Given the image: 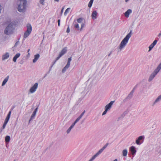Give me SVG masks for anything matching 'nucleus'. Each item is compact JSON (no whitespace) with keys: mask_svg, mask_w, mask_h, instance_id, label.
<instances>
[{"mask_svg":"<svg viewBox=\"0 0 161 161\" xmlns=\"http://www.w3.org/2000/svg\"><path fill=\"white\" fill-rule=\"evenodd\" d=\"M17 59L15 57H14L13 58V61L14 62H16L17 60Z\"/></svg>","mask_w":161,"mask_h":161,"instance_id":"obj_43","label":"nucleus"},{"mask_svg":"<svg viewBox=\"0 0 161 161\" xmlns=\"http://www.w3.org/2000/svg\"><path fill=\"white\" fill-rule=\"evenodd\" d=\"M9 53L6 52L3 54L2 56V60L4 61L5 60L8 59L9 57Z\"/></svg>","mask_w":161,"mask_h":161,"instance_id":"obj_11","label":"nucleus"},{"mask_svg":"<svg viewBox=\"0 0 161 161\" xmlns=\"http://www.w3.org/2000/svg\"><path fill=\"white\" fill-rule=\"evenodd\" d=\"M115 101H111L105 107V109H106L108 110L110 109L111 108V107L114 103V102Z\"/></svg>","mask_w":161,"mask_h":161,"instance_id":"obj_12","label":"nucleus"},{"mask_svg":"<svg viewBox=\"0 0 161 161\" xmlns=\"http://www.w3.org/2000/svg\"><path fill=\"white\" fill-rule=\"evenodd\" d=\"M70 31V29L69 27V26L68 25V27L67 28L66 32L68 33H69Z\"/></svg>","mask_w":161,"mask_h":161,"instance_id":"obj_40","label":"nucleus"},{"mask_svg":"<svg viewBox=\"0 0 161 161\" xmlns=\"http://www.w3.org/2000/svg\"><path fill=\"white\" fill-rule=\"evenodd\" d=\"M108 145V143H107L103 147L101 148L89 160V161H93L106 148L107 146Z\"/></svg>","mask_w":161,"mask_h":161,"instance_id":"obj_5","label":"nucleus"},{"mask_svg":"<svg viewBox=\"0 0 161 161\" xmlns=\"http://www.w3.org/2000/svg\"><path fill=\"white\" fill-rule=\"evenodd\" d=\"M72 60V58L70 57L68 58V62L66 65L63 68L62 70V72L64 73L67 69L70 66V62Z\"/></svg>","mask_w":161,"mask_h":161,"instance_id":"obj_7","label":"nucleus"},{"mask_svg":"<svg viewBox=\"0 0 161 161\" xmlns=\"http://www.w3.org/2000/svg\"><path fill=\"white\" fill-rule=\"evenodd\" d=\"M11 111H10L8 112V114L7 115V116L6 117L7 118H8V119H9L10 118V115H11Z\"/></svg>","mask_w":161,"mask_h":161,"instance_id":"obj_32","label":"nucleus"},{"mask_svg":"<svg viewBox=\"0 0 161 161\" xmlns=\"http://www.w3.org/2000/svg\"><path fill=\"white\" fill-rule=\"evenodd\" d=\"M38 109V107H37V108H36V109H35L34 111H35L36 112H37V111Z\"/></svg>","mask_w":161,"mask_h":161,"instance_id":"obj_47","label":"nucleus"},{"mask_svg":"<svg viewBox=\"0 0 161 161\" xmlns=\"http://www.w3.org/2000/svg\"><path fill=\"white\" fill-rule=\"evenodd\" d=\"M84 26V24L83 23H81V28L80 29V31H81L82 30V29L83 28Z\"/></svg>","mask_w":161,"mask_h":161,"instance_id":"obj_36","label":"nucleus"},{"mask_svg":"<svg viewBox=\"0 0 161 161\" xmlns=\"http://www.w3.org/2000/svg\"><path fill=\"white\" fill-rule=\"evenodd\" d=\"M70 10V8H68L65 11L64 13V15L65 16H66L67 14L69 13V11Z\"/></svg>","mask_w":161,"mask_h":161,"instance_id":"obj_28","label":"nucleus"},{"mask_svg":"<svg viewBox=\"0 0 161 161\" xmlns=\"http://www.w3.org/2000/svg\"><path fill=\"white\" fill-rule=\"evenodd\" d=\"M108 111V110L105 109V111L103 112V113L102 114V115H105L107 113Z\"/></svg>","mask_w":161,"mask_h":161,"instance_id":"obj_38","label":"nucleus"},{"mask_svg":"<svg viewBox=\"0 0 161 161\" xmlns=\"http://www.w3.org/2000/svg\"><path fill=\"white\" fill-rule=\"evenodd\" d=\"M157 41V40H155L149 46L148 51H150L156 45Z\"/></svg>","mask_w":161,"mask_h":161,"instance_id":"obj_14","label":"nucleus"},{"mask_svg":"<svg viewBox=\"0 0 161 161\" xmlns=\"http://www.w3.org/2000/svg\"><path fill=\"white\" fill-rule=\"evenodd\" d=\"M60 20L59 19H58V25L59 26L60 25Z\"/></svg>","mask_w":161,"mask_h":161,"instance_id":"obj_44","label":"nucleus"},{"mask_svg":"<svg viewBox=\"0 0 161 161\" xmlns=\"http://www.w3.org/2000/svg\"><path fill=\"white\" fill-rule=\"evenodd\" d=\"M59 0H54V1L55 2H58Z\"/></svg>","mask_w":161,"mask_h":161,"instance_id":"obj_49","label":"nucleus"},{"mask_svg":"<svg viewBox=\"0 0 161 161\" xmlns=\"http://www.w3.org/2000/svg\"><path fill=\"white\" fill-rule=\"evenodd\" d=\"M161 36V31L160 32V33H159V34L158 35V36L159 37H160Z\"/></svg>","mask_w":161,"mask_h":161,"instance_id":"obj_48","label":"nucleus"},{"mask_svg":"<svg viewBox=\"0 0 161 161\" xmlns=\"http://www.w3.org/2000/svg\"><path fill=\"white\" fill-rule=\"evenodd\" d=\"M130 150L131 153V154L133 155L135 154L136 152L135 147L134 146H131L130 147Z\"/></svg>","mask_w":161,"mask_h":161,"instance_id":"obj_22","label":"nucleus"},{"mask_svg":"<svg viewBox=\"0 0 161 161\" xmlns=\"http://www.w3.org/2000/svg\"><path fill=\"white\" fill-rule=\"evenodd\" d=\"M10 137L8 136H6L5 138V141L6 142H9L10 141Z\"/></svg>","mask_w":161,"mask_h":161,"instance_id":"obj_26","label":"nucleus"},{"mask_svg":"<svg viewBox=\"0 0 161 161\" xmlns=\"http://www.w3.org/2000/svg\"><path fill=\"white\" fill-rule=\"evenodd\" d=\"M58 60H57V58H56V60L54 62H53V64H52V65L51 66V67H52L54 65V64L56 63V62Z\"/></svg>","mask_w":161,"mask_h":161,"instance_id":"obj_45","label":"nucleus"},{"mask_svg":"<svg viewBox=\"0 0 161 161\" xmlns=\"http://www.w3.org/2000/svg\"><path fill=\"white\" fill-rule=\"evenodd\" d=\"M11 111H10L8 112V114L7 115V116L6 117L7 118H8V119H9L10 118V115H11Z\"/></svg>","mask_w":161,"mask_h":161,"instance_id":"obj_33","label":"nucleus"},{"mask_svg":"<svg viewBox=\"0 0 161 161\" xmlns=\"http://www.w3.org/2000/svg\"><path fill=\"white\" fill-rule=\"evenodd\" d=\"M64 7H63L62 8V9H61V12H60V15H62V14H63V11H64Z\"/></svg>","mask_w":161,"mask_h":161,"instance_id":"obj_39","label":"nucleus"},{"mask_svg":"<svg viewBox=\"0 0 161 161\" xmlns=\"http://www.w3.org/2000/svg\"><path fill=\"white\" fill-rule=\"evenodd\" d=\"M112 53V52L111 51L110 53L108 54V57L110 56V55Z\"/></svg>","mask_w":161,"mask_h":161,"instance_id":"obj_46","label":"nucleus"},{"mask_svg":"<svg viewBox=\"0 0 161 161\" xmlns=\"http://www.w3.org/2000/svg\"><path fill=\"white\" fill-rule=\"evenodd\" d=\"M38 83H35L34 85L29 90L30 92L31 93L35 92L38 88Z\"/></svg>","mask_w":161,"mask_h":161,"instance_id":"obj_8","label":"nucleus"},{"mask_svg":"<svg viewBox=\"0 0 161 161\" xmlns=\"http://www.w3.org/2000/svg\"><path fill=\"white\" fill-rule=\"evenodd\" d=\"M11 111H10L8 112V114L7 115V116L6 117L7 118H8V119H9L10 118V115H11Z\"/></svg>","mask_w":161,"mask_h":161,"instance_id":"obj_34","label":"nucleus"},{"mask_svg":"<svg viewBox=\"0 0 161 161\" xmlns=\"http://www.w3.org/2000/svg\"><path fill=\"white\" fill-rule=\"evenodd\" d=\"M2 8L1 7V5H0V13H1V10Z\"/></svg>","mask_w":161,"mask_h":161,"instance_id":"obj_50","label":"nucleus"},{"mask_svg":"<svg viewBox=\"0 0 161 161\" xmlns=\"http://www.w3.org/2000/svg\"><path fill=\"white\" fill-rule=\"evenodd\" d=\"M26 27L27 30L24 33V38L25 39L26 38L31 34L32 30V26L31 24L30 23H28L27 24Z\"/></svg>","mask_w":161,"mask_h":161,"instance_id":"obj_6","label":"nucleus"},{"mask_svg":"<svg viewBox=\"0 0 161 161\" xmlns=\"http://www.w3.org/2000/svg\"><path fill=\"white\" fill-rule=\"evenodd\" d=\"M129 0H125V2L127 3Z\"/></svg>","mask_w":161,"mask_h":161,"instance_id":"obj_51","label":"nucleus"},{"mask_svg":"<svg viewBox=\"0 0 161 161\" xmlns=\"http://www.w3.org/2000/svg\"><path fill=\"white\" fill-rule=\"evenodd\" d=\"M30 49H29L28 50V51H27V52H28V53H29V51H30Z\"/></svg>","mask_w":161,"mask_h":161,"instance_id":"obj_53","label":"nucleus"},{"mask_svg":"<svg viewBox=\"0 0 161 161\" xmlns=\"http://www.w3.org/2000/svg\"><path fill=\"white\" fill-rule=\"evenodd\" d=\"M93 1H94V0H90L89 2V3L88 4V7L89 8H90L91 7L93 3Z\"/></svg>","mask_w":161,"mask_h":161,"instance_id":"obj_27","label":"nucleus"},{"mask_svg":"<svg viewBox=\"0 0 161 161\" xmlns=\"http://www.w3.org/2000/svg\"><path fill=\"white\" fill-rule=\"evenodd\" d=\"M161 100V94L159 95L153 103L152 105H154L156 103H158Z\"/></svg>","mask_w":161,"mask_h":161,"instance_id":"obj_16","label":"nucleus"},{"mask_svg":"<svg viewBox=\"0 0 161 161\" xmlns=\"http://www.w3.org/2000/svg\"><path fill=\"white\" fill-rule=\"evenodd\" d=\"M83 19L82 18H80L77 20V22L79 23H81L83 21Z\"/></svg>","mask_w":161,"mask_h":161,"instance_id":"obj_29","label":"nucleus"},{"mask_svg":"<svg viewBox=\"0 0 161 161\" xmlns=\"http://www.w3.org/2000/svg\"><path fill=\"white\" fill-rule=\"evenodd\" d=\"M125 115L124 114H122L118 119V120H119L120 119L123 118Z\"/></svg>","mask_w":161,"mask_h":161,"instance_id":"obj_30","label":"nucleus"},{"mask_svg":"<svg viewBox=\"0 0 161 161\" xmlns=\"http://www.w3.org/2000/svg\"><path fill=\"white\" fill-rule=\"evenodd\" d=\"M134 92V91L133 90L131 91L130 92V93L128 96L123 101L124 102H125L127 100L130 99H131L133 96Z\"/></svg>","mask_w":161,"mask_h":161,"instance_id":"obj_13","label":"nucleus"},{"mask_svg":"<svg viewBox=\"0 0 161 161\" xmlns=\"http://www.w3.org/2000/svg\"><path fill=\"white\" fill-rule=\"evenodd\" d=\"M161 69V63L158 65L157 68L150 75L148 79V81L150 82L154 78L158 73L159 72Z\"/></svg>","mask_w":161,"mask_h":161,"instance_id":"obj_3","label":"nucleus"},{"mask_svg":"<svg viewBox=\"0 0 161 161\" xmlns=\"http://www.w3.org/2000/svg\"><path fill=\"white\" fill-rule=\"evenodd\" d=\"M14 161H15V160H14Z\"/></svg>","mask_w":161,"mask_h":161,"instance_id":"obj_54","label":"nucleus"},{"mask_svg":"<svg viewBox=\"0 0 161 161\" xmlns=\"http://www.w3.org/2000/svg\"><path fill=\"white\" fill-rule=\"evenodd\" d=\"M19 41H17L16 43H15V44H14V47H16L17 46H18V45H19Z\"/></svg>","mask_w":161,"mask_h":161,"instance_id":"obj_35","label":"nucleus"},{"mask_svg":"<svg viewBox=\"0 0 161 161\" xmlns=\"http://www.w3.org/2000/svg\"><path fill=\"white\" fill-rule=\"evenodd\" d=\"M73 23L74 24V26L75 28L77 30H80V27L79 26V24L77 23H76L75 21V20L74 21Z\"/></svg>","mask_w":161,"mask_h":161,"instance_id":"obj_24","label":"nucleus"},{"mask_svg":"<svg viewBox=\"0 0 161 161\" xmlns=\"http://www.w3.org/2000/svg\"><path fill=\"white\" fill-rule=\"evenodd\" d=\"M144 139V136H139L136 140V143L137 145H140L143 142Z\"/></svg>","mask_w":161,"mask_h":161,"instance_id":"obj_10","label":"nucleus"},{"mask_svg":"<svg viewBox=\"0 0 161 161\" xmlns=\"http://www.w3.org/2000/svg\"><path fill=\"white\" fill-rule=\"evenodd\" d=\"M44 0H40V2L42 5H44Z\"/></svg>","mask_w":161,"mask_h":161,"instance_id":"obj_41","label":"nucleus"},{"mask_svg":"<svg viewBox=\"0 0 161 161\" xmlns=\"http://www.w3.org/2000/svg\"><path fill=\"white\" fill-rule=\"evenodd\" d=\"M26 3V0H20L18 7V10L19 12L23 13L25 11Z\"/></svg>","mask_w":161,"mask_h":161,"instance_id":"obj_2","label":"nucleus"},{"mask_svg":"<svg viewBox=\"0 0 161 161\" xmlns=\"http://www.w3.org/2000/svg\"><path fill=\"white\" fill-rule=\"evenodd\" d=\"M85 110H84L83 112L77 118V119L75 121V122L76 123H77L82 117L85 113Z\"/></svg>","mask_w":161,"mask_h":161,"instance_id":"obj_18","label":"nucleus"},{"mask_svg":"<svg viewBox=\"0 0 161 161\" xmlns=\"http://www.w3.org/2000/svg\"><path fill=\"white\" fill-rule=\"evenodd\" d=\"M76 123L74 122L69 127V128L67 130V134H69L70 131L74 127V125Z\"/></svg>","mask_w":161,"mask_h":161,"instance_id":"obj_20","label":"nucleus"},{"mask_svg":"<svg viewBox=\"0 0 161 161\" xmlns=\"http://www.w3.org/2000/svg\"><path fill=\"white\" fill-rule=\"evenodd\" d=\"M13 30V24L12 23H11L5 29L4 31V33L7 35L10 34L11 33Z\"/></svg>","mask_w":161,"mask_h":161,"instance_id":"obj_4","label":"nucleus"},{"mask_svg":"<svg viewBox=\"0 0 161 161\" xmlns=\"http://www.w3.org/2000/svg\"><path fill=\"white\" fill-rule=\"evenodd\" d=\"M30 56V53H28V54H27V56L28 57H29Z\"/></svg>","mask_w":161,"mask_h":161,"instance_id":"obj_52","label":"nucleus"},{"mask_svg":"<svg viewBox=\"0 0 161 161\" xmlns=\"http://www.w3.org/2000/svg\"><path fill=\"white\" fill-rule=\"evenodd\" d=\"M7 124V123H6V122H4V123L3 126V127H2L3 128V129H4L5 128Z\"/></svg>","mask_w":161,"mask_h":161,"instance_id":"obj_37","label":"nucleus"},{"mask_svg":"<svg viewBox=\"0 0 161 161\" xmlns=\"http://www.w3.org/2000/svg\"><path fill=\"white\" fill-rule=\"evenodd\" d=\"M36 112L34 111V112H33L31 116L29 119V123H30L31 122V120L34 119L35 117V115H36Z\"/></svg>","mask_w":161,"mask_h":161,"instance_id":"obj_19","label":"nucleus"},{"mask_svg":"<svg viewBox=\"0 0 161 161\" xmlns=\"http://www.w3.org/2000/svg\"><path fill=\"white\" fill-rule=\"evenodd\" d=\"M9 119H8V118H7V117L6 118V119H5V122H6V123H7L8 122V120H9Z\"/></svg>","mask_w":161,"mask_h":161,"instance_id":"obj_42","label":"nucleus"},{"mask_svg":"<svg viewBox=\"0 0 161 161\" xmlns=\"http://www.w3.org/2000/svg\"><path fill=\"white\" fill-rule=\"evenodd\" d=\"M132 13V10L131 9H129L124 14L125 16L127 18L129 17V15Z\"/></svg>","mask_w":161,"mask_h":161,"instance_id":"obj_17","label":"nucleus"},{"mask_svg":"<svg viewBox=\"0 0 161 161\" xmlns=\"http://www.w3.org/2000/svg\"><path fill=\"white\" fill-rule=\"evenodd\" d=\"M132 35V30H131L130 32L125 36L119 45V49L120 51H121L122 49L125 47Z\"/></svg>","mask_w":161,"mask_h":161,"instance_id":"obj_1","label":"nucleus"},{"mask_svg":"<svg viewBox=\"0 0 161 161\" xmlns=\"http://www.w3.org/2000/svg\"><path fill=\"white\" fill-rule=\"evenodd\" d=\"M40 57V55L39 54H36L34 56V58L33 60V62L34 63H36L38 59Z\"/></svg>","mask_w":161,"mask_h":161,"instance_id":"obj_21","label":"nucleus"},{"mask_svg":"<svg viewBox=\"0 0 161 161\" xmlns=\"http://www.w3.org/2000/svg\"><path fill=\"white\" fill-rule=\"evenodd\" d=\"M20 54L19 53H17L14 57H15L16 58H18L20 56Z\"/></svg>","mask_w":161,"mask_h":161,"instance_id":"obj_31","label":"nucleus"},{"mask_svg":"<svg viewBox=\"0 0 161 161\" xmlns=\"http://www.w3.org/2000/svg\"><path fill=\"white\" fill-rule=\"evenodd\" d=\"M8 78H9V76H7L4 79V80H3V83H2V86H4L5 85V84L8 81Z\"/></svg>","mask_w":161,"mask_h":161,"instance_id":"obj_23","label":"nucleus"},{"mask_svg":"<svg viewBox=\"0 0 161 161\" xmlns=\"http://www.w3.org/2000/svg\"><path fill=\"white\" fill-rule=\"evenodd\" d=\"M98 13L96 11H93L92 14V18L93 19H95L97 18Z\"/></svg>","mask_w":161,"mask_h":161,"instance_id":"obj_15","label":"nucleus"},{"mask_svg":"<svg viewBox=\"0 0 161 161\" xmlns=\"http://www.w3.org/2000/svg\"><path fill=\"white\" fill-rule=\"evenodd\" d=\"M127 149H125L123 151L122 153L123 155L124 156H126L127 154Z\"/></svg>","mask_w":161,"mask_h":161,"instance_id":"obj_25","label":"nucleus"},{"mask_svg":"<svg viewBox=\"0 0 161 161\" xmlns=\"http://www.w3.org/2000/svg\"><path fill=\"white\" fill-rule=\"evenodd\" d=\"M67 47H65L63 49L61 52L59 53L58 56L57 58V60H58L63 55L67 52Z\"/></svg>","mask_w":161,"mask_h":161,"instance_id":"obj_9","label":"nucleus"}]
</instances>
